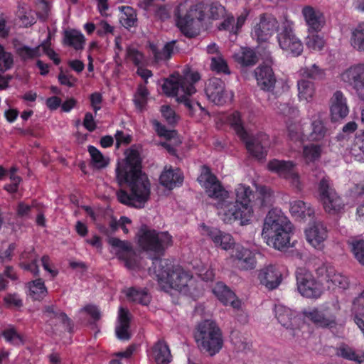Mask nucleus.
<instances>
[{
	"label": "nucleus",
	"mask_w": 364,
	"mask_h": 364,
	"mask_svg": "<svg viewBox=\"0 0 364 364\" xmlns=\"http://www.w3.org/2000/svg\"><path fill=\"white\" fill-rule=\"evenodd\" d=\"M175 41L167 43L161 50L154 43H149L150 50L154 57L156 61L166 60L171 57L173 53Z\"/></svg>",
	"instance_id": "nucleus-41"
},
{
	"label": "nucleus",
	"mask_w": 364,
	"mask_h": 364,
	"mask_svg": "<svg viewBox=\"0 0 364 364\" xmlns=\"http://www.w3.org/2000/svg\"><path fill=\"white\" fill-rule=\"evenodd\" d=\"M233 57L238 63L246 66L254 65L257 61L255 52L248 48H241Z\"/></svg>",
	"instance_id": "nucleus-48"
},
{
	"label": "nucleus",
	"mask_w": 364,
	"mask_h": 364,
	"mask_svg": "<svg viewBox=\"0 0 364 364\" xmlns=\"http://www.w3.org/2000/svg\"><path fill=\"white\" fill-rule=\"evenodd\" d=\"M149 92L144 85H139L137 90L134 97V102L136 107L139 110L142 111L146 103Z\"/></svg>",
	"instance_id": "nucleus-54"
},
{
	"label": "nucleus",
	"mask_w": 364,
	"mask_h": 364,
	"mask_svg": "<svg viewBox=\"0 0 364 364\" xmlns=\"http://www.w3.org/2000/svg\"><path fill=\"white\" fill-rule=\"evenodd\" d=\"M267 168L270 172L287 180L296 192H300L302 190L303 183L296 170L295 162L274 159L267 163Z\"/></svg>",
	"instance_id": "nucleus-10"
},
{
	"label": "nucleus",
	"mask_w": 364,
	"mask_h": 364,
	"mask_svg": "<svg viewBox=\"0 0 364 364\" xmlns=\"http://www.w3.org/2000/svg\"><path fill=\"white\" fill-rule=\"evenodd\" d=\"M131 314L128 309L119 307L117 321L115 326V333L118 339L128 341L131 338L130 332Z\"/></svg>",
	"instance_id": "nucleus-28"
},
{
	"label": "nucleus",
	"mask_w": 364,
	"mask_h": 364,
	"mask_svg": "<svg viewBox=\"0 0 364 364\" xmlns=\"http://www.w3.org/2000/svg\"><path fill=\"white\" fill-rule=\"evenodd\" d=\"M85 38L79 31H66L64 34V44L73 47L76 50H82L84 48Z\"/></svg>",
	"instance_id": "nucleus-37"
},
{
	"label": "nucleus",
	"mask_w": 364,
	"mask_h": 364,
	"mask_svg": "<svg viewBox=\"0 0 364 364\" xmlns=\"http://www.w3.org/2000/svg\"><path fill=\"white\" fill-rule=\"evenodd\" d=\"M299 73L303 77L302 78L308 77L312 80H321L325 75L324 70L319 68L316 64L301 68Z\"/></svg>",
	"instance_id": "nucleus-52"
},
{
	"label": "nucleus",
	"mask_w": 364,
	"mask_h": 364,
	"mask_svg": "<svg viewBox=\"0 0 364 364\" xmlns=\"http://www.w3.org/2000/svg\"><path fill=\"white\" fill-rule=\"evenodd\" d=\"M350 43L355 50L364 51V21L352 29Z\"/></svg>",
	"instance_id": "nucleus-40"
},
{
	"label": "nucleus",
	"mask_w": 364,
	"mask_h": 364,
	"mask_svg": "<svg viewBox=\"0 0 364 364\" xmlns=\"http://www.w3.org/2000/svg\"><path fill=\"white\" fill-rule=\"evenodd\" d=\"M182 7L183 6L181 5L178 9L177 26L186 36L189 38L199 33L205 18L217 20L225 17L226 14L225 7L218 2L210 4L196 2L190 6L183 16L180 15Z\"/></svg>",
	"instance_id": "nucleus-4"
},
{
	"label": "nucleus",
	"mask_w": 364,
	"mask_h": 364,
	"mask_svg": "<svg viewBox=\"0 0 364 364\" xmlns=\"http://www.w3.org/2000/svg\"><path fill=\"white\" fill-rule=\"evenodd\" d=\"M288 135L294 141L304 142L306 140L304 125L301 122H291L287 124Z\"/></svg>",
	"instance_id": "nucleus-43"
},
{
	"label": "nucleus",
	"mask_w": 364,
	"mask_h": 364,
	"mask_svg": "<svg viewBox=\"0 0 364 364\" xmlns=\"http://www.w3.org/2000/svg\"><path fill=\"white\" fill-rule=\"evenodd\" d=\"M152 264V267L149 269V273L155 275L163 289L167 291L174 289L191 296L197 295L198 286L196 280L181 267L174 266L167 259L156 258Z\"/></svg>",
	"instance_id": "nucleus-3"
},
{
	"label": "nucleus",
	"mask_w": 364,
	"mask_h": 364,
	"mask_svg": "<svg viewBox=\"0 0 364 364\" xmlns=\"http://www.w3.org/2000/svg\"><path fill=\"white\" fill-rule=\"evenodd\" d=\"M307 242L314 247L321 249L328 237L326 228L321 222H315L305 230Z\"/></svg>",
	"instance_id": "nucleus-25"
},
{
	"label": "nucleus",
	"mask_w": 364,
	"mask_h": 364,
	"mask_svg": "<svg viewBox=\"0 0 364 364\" xmlns=\"http://www.w3.org/2000/svg\"><path fill=\"white\" fill-rule=\"evenodd\" d=\"M17 53L24 60H32L41 55V45L35 48L23 46L17 49Z\"/></svg>",
	"instance_id": "nucleus-53"
},
{
	"label": "nucleus",
	"mask_w": 364,
	"mask_h": 364,
	"mask_svg": "<svg viewBox=\"0 0 364 364\" xmlns=\"http://www.w3.org/2000/svg\"><path fill=\"white\" fill-rule=\"evenodd\" d=\"M14 64L13 55L11 53L5 50L4 48L0 54V71L5 72L11 69Z\"/></svg>",
	"instance_id": "nucleus-60"
},
{
	"label": "nucleus",
	"mask_w": 364,
	"mask_h": 364,
	"mask_svg": "<svg viewBox=\"0 0 364 364\" xmlns=\"http://www.w3.org/2000/svg\"><path fill=\"white\" fill-rule=\"evenodd\" d=\"M305 318L320 327H332L336 324V316L328 311H321L317 309H305L302 311Z\"/></svg>",
	"instance_id": "nucleus-26"
},
{
	"label": "nucleus",
	"mask_w": 364,
	"mask_h": 364,
	"mask_svg": "<svg viewBox=\"0 0 364 364\" xmlns=\"http://www.w3.org/2000/svg\"><path fill=\"white\" fill-rule=\"evenodd\" d=\"M291 214L299 219L310 218L314 214V210L311 205L303 200H294L289 203Z\"/></svg>",
	"instance_id": "nucleus-35"
},
{
	"label": "nucleus",
	"mask_w": 364,
	"mask_h": 364,
	"mask_svg": "<svg viewBox=\"0 0 364 364\" xmlns=\"http://www.w3.org/2000/svg\"><path fill=\"white\" fill-rule=\"evenodd\" d=\"M259 283L269 290L277 288L282 282V273L274 264L263 266L257 271Z\"/></svg>",
	"instance_id": "nucleus-20"
},
{
	"label": "nucleus",
	"mask_w": 364,
	"mask_h": 364,
	"mask_svg": "<svg viewBox=\"0 0 364 364\" xmlns=\"http://www.w3.org/2000/svg\"><path fill=\"white\" fill-rule=\"evenodd\" d=\"M17 16L20 18L22 25L24 26H31L34 23V18H33L30 11H28V9L26 5L20 6L17 11Z\"/></svg>",
	"instance_id": "nucleus-61"
},
{
	"label": "nucleus",
	"mask_w": 364,
	"mask_h": 364,
	"mask_svg": "<svg viewBox=\"0 0 364 364\" xmlns=\"http://www.w3.org/2000/svg\"><path fill=\"white\" fill-rule=\"evenodd\" d=\"M119 9L121 11L119 21L124 27L129 28L136 25V14L133 8L122 6L119 7Z\"/></svg>",
	"instance_id": "nucleus-42"
},
{
	"label": "nucleus",
	"mask_w": 364,
	"mask_h": 364,
	"mask_svg": "<svg viewBox=\"0 0 364 364\" xmlns=\"http://www.w3.org/2000/svg\"><path fill=\"white\" fill-rule=\"evenodd\" d=\"M199 80L197 72H186L183 75L174 73L164 80L162 89L166 95L176 97L177 102L183 103L190 111L194 109L195 105L203 109L200 103L192 105L189 100V97L196 92L194 84Z\"/></svg>",
	"instance_id": "nucleus-6"
},
{
	"label": "nucleus",
	"mask_w": 364,
	"mask_h": 364,
	"mask_svg": "<svg viewBox=\"0 0 364 364\" xmlns=\"http://www.w3.org/2000/svg\"><path fill=\"white\" fill-rule=\"evenodd\" d=\"M150 358L156 364H169L171 355L168 345L164 341H159L152 347Z\"/></svg>",
	"instance_id": "nucleus-31"
},
{
	"label": "nucleus",
	"mask_w": 364,
	"mask_h": 364,
	"mask_svg": "<svg viewBox=\"0 0 364 364\" xmlns=\"http://www.w3.org/2000/svg\"><path fill=\"white\" fill-rule=\"evenodd\" d=\"M322 154V146L319 144H310L304 146L302 156L306 163L318 160Z\"/></svg>",
	"instance_id": "nucleus-44"
},
{
	"label": "nucleus",
	"mask_w": 364,
	"mask_h": 364,
	"mask_svg": "<svg viewBox=\"0 0 364 364\" xmlns=\"http://www.w3.org/2000/svg\"><path fill=\"white\" fill-rule=\"evenodd\" d=\"M136 238L139 246L155 257L162 255L172 245V237L167 232H156L145 225L139 230Z\"/></svg>",
	"instance_id": "nucleus-9"
},
{
	"label": "nucleus",
	"mask_w": 364,
	"mask_h": 364,
	"mask_svg": "<svg viewBox=\"0 0 364 364\" xmlns=\"http://www.w3.org/2000/svg\"><path fill=\"white\" fill-rule=\"evenodd\" d=\"M109 244L112 247L111 252L122 260L127 269L136 270L140 268L137 255L130 242L111 237L109 239Z\"/></svg>",
	"instance_id": "nucleus-13"
},
{
	"label": "nucleus",
	"mask_w": 364,
	"mask_h": 364,
	"mask_svg": "<svg viewBox=\"0 0 364 364\" xmlns=\"http://www.w3.org/2000/svg\"><path fill=\"white\" fill-rule=\"evenodd\" d=\"M124 293L129 301L142 305H147L151 300L150 296L144 289L130 287L124 289Z\"/></svg>",
	"instance_id": "nucleus-39"
},
{
	"label": "nucleus",
	"mask_w": 364,
	"mask_h": 364,
	"mask_svg": "<svg viewBox=\"0 0 364 364\" xmlns=\"http://www.w3.org/2000/svg\"><path fill=\"white\" fill-rule=\"evenodd\" d=\"M210 67L211 69L218 73L230 74V70L227 62L222 55L212 56Z\"/></svg>",
	"instance_id": "nucleus-56"
},
{
	"label": "nucleus",
	"mask_w": 364,
	"mask_h": 364,
	"mask_svg": "<svg viewBox=\"0 0 364 364\" xmlns=\"http://www.w3.org/2000/svg\"><path fill=\"white\" fill-rule=\"evenodd\" d=\"M198 180L207 195L217 200L215 205L223 221L232 223L239 220L241 225H245L250 221L252 215H243V207L237 201L230 200L229 193L223 188L220 181L207 167L203 168Z\"/></svg>",
	"instance_id": "nucleus-2"
},
{
	"label": "nucleus",
	"mask_w": 364,
	"mask_h": 364,
	"mask_svg": "<svg viewBox=\"0 0 364 364\" xmlns=\"http://www.w3.org/2000/svg\"><path fill=\"white\" fill-rule=\"evenodd\" d=\"M277 40L279 48L287 54L299 56L303 52V43L295 35L291 21H284L280 23Z\"/></svg>",
	"instance_id": "nucleus-12"
},
{
	"label": "nucleus",
	"mask_w": 364,
	"mask_h": 364,
	"mask_svg": "<svg viewBox=\"0 0 364 364\" xmlns=\"http://www.w3.org/2000/svg\"><path fill=\"white\" fill-rule=\"evenodd\" d=\"M194 338L199 350L210 356L218 353L223 346V336L220 328L212 319L198 323L195 328Z\"/></svg>",
	"instance_id": "nucleus-7"
},
{
	"label": "nucleus",
	"mask_w": 364,
	"mask_h": 364,
	"mask_svg": "<svg viewBox=\"0 0 364 364\" xmlns=\"http://www.w3.org/2000/svg\"><path fill=\"white\" fill-rule=\"evenodd\" d=\"M205 92L208 100L217 105H223L230 102L233 98V93L228 91L224 82L217 77L211 78L208 81Z\"/></svg>",
	"instance_id": "nucleus-17"
},
{
	"label": "nucleus",
	"mask_w": 364,
	"mask_h": 364,
	"mask_svg": "<svg viewBox=\"0 0 364 364\" xmlns=\"http://www.w3.org/2000/svg\"><path fill=\"white\" fill-rule=\"evenodd\" d=\"M291 229L287 217L281 210L274 208L265 217L262 235L269 245L281 250L290 245Z\"/></svg>",
	"instance_id": "nucleus-5"
},
{
	"label": "nucleus",
	"mask_w": 364,
	"mask_h": 364,
	"mask_svg": "<svg viewBox=\"0 0 364 364\" xmlns=\"http://www.w3.org/2000/svg\"><path fill=\"white\" fill-rule=\"evenodd\" d=\"M183 177L181 171L178 168H171L165 169L160 176L161 185L168 189H173L182 184Z\"/></svg>",
	"instance_id": "nucleus-32"
},
{
	"label": "nucleus",
	"mask_w": 364,
	"mask_h": 364,
	"mask_svg": "<svg viewBox=\"0 0 364 364\" xmlns=\"http://www.w3.org/2000/svg\"><path fill=\"white\" fill-rule=\"evenodd\" d=\"M36 4L41 18H46L51 7L50 0H36Z\"/></svg>",
	"instance_id": "nucleus-64"
},
{
	"label": "nucleus",
	"mask_w": 364,
	"mask_h": 364,
	"mask_svg": "<svg viewBox=\"0 0 364 364\" xmlns=\"http://www.w3.org/2000/svg\"><path fill=\"white\" fill-rule=\"evenodd\" d=\"M273 108L276 110L278 114L289 116V117H294L298 114V109L294 107L290 106L287 103H281L277 102L274 104Z\"/></svg>",
	"instance_id": "nucleus-58"
},
{
	"label": "nucleus",
	"mask_w": 364,
	"mask_h": 364,
	"mask_svg": "<svg viewBox=\"0 0 364 364\" xmlns=\"http://www.w3.org/2000/svg\"><path fill=\"white\" fill-rule=\"evenodd\" d=\"M330 112L333 121H338L348 116L349 108L347 99L341 91H336L331 98Z\"/></svg>",
	"instance_id": "nucleus-23"
},
{
	"label": "nucleus",
	"mask_w": 364,
	"mask_h": 364,
	"mask_svg": "<svg viewBox=\"0 0 364 364\" xmlns=\"http://www.w3.org/2000/svg\"><path fill=\"white\" fill-rule=\"evenodd\" d=\"M316 274L321 282H326L328 289H346L348 288V279L341 273L336 272L329 264H322L316 269Z\"/></svg>",
	"instance_id": "nucleus-15"
},
{
	"label": "nucleus",
	"mask_w": 364,
	"mask_h": 364,
	"mask_svg": "<svg viewBox=\"0 0 364 364\" xmlns=\"http://www.w3.org/2000/svg\"><path fill=\"white\" fill-rule=\"evenodd\" d=\"M235 201L243 207V215H253L252 199L254 193L251 188L244 184H238L235 189Z\"/></svg>",
	"instance_id": "nucleus-27"
},
{
	"label": "nucleus",
	"mask_w": 364,
	"mask_h": 364,
	"mask_svg": "<svg viewBox=\"0 0 364 364\" xmlns=\"http://www.w3.org/2000/svg\"><path fill=\"white\" fill-rule=\"evenodd\" d=\"M118 183H127L130 193L119 190L117 193L118 200L126 205L136 208H143L149 200L151 186L148 177L141 171V160L137 151L129 149L126 159L118 163L116 168Z\"/></svg>",
	"instance_id": "nucleus-1"
},
{
	"label": "nucleus",
	"mask_w": 364,
	"mask_h": 364,
	"mask_svg": "<svg viewBox=\"0 0 364 364\" xmlns=\"http://www.w3.org/2000/svg\"><path fill=\"white\" fill-rule=\"evenodd\" d=\"M341 80L351 86L359 100L364 101V64L349 67L341 73Z\"/></svg>",
	"instance_id": "nucleus-16"
},
{
	"label": "nucleus",
	"mask_w": 364,
	"mask_h": 364,
	"mask_svg": "<svg viewBox=\"0 0 364 364\" xmlns=\"http://www.w3.org/2000/svg\"><path fill=\"white\" fill-rule=\"evenodd\" d=\"M337 354L343 358L353 360L358 363H363V353H358L352 348L346 345H341L337 350Z\"/></svg>",
	"instance_id": "nucleus-51"
},
{
	"label": "nucleus",
	"mask_w": 364,
	"mask_h": 364,
	"mask_svg": "<svg viewBox=\"0 0 364 364\" xmlns=\"http://www.w3.org/2000/svg\"><path fill=\"white\" fill-rule=\"evenodd\" d=\"M257 198L255 201V204L264 207L272 204L274 202V193L271 188L266 186H260L257 188Z\"/></svg>",
	"instance_id": "nucleus-46"
},
{
	"label": "nucleus",
	"mask_w": 364,
	"mask_h": 364,
	"mask_svg": "<svg viewBox=\"0 0 364 364\" xmlns=\"http://www.w3.org/2000/svg\"><path fill=\"white\" fill-rule=\"evenodd\" d=\"M88 152L91 157L92 166L101 169L105 168L109 163V159L104 156L96 147L93 146H88Z\"/></svg>",
	"instance_id": "nucleus-45"
},
{
	"label": "nucleus",
	"mask_w": 364,
	"mask_h": 364,
	"mask_svg": "<svg viewBox=\"0 0 364 364\" xmlns=\"http://www.w3.org/2000/svg\"><path fill=\"white\" fill-rule=\"evenodd\" d=\"M255 76L257 85L262 90L267 92L274 90L276 83V77L269 63H264L257 67L255 70Z\"/></svg>",
	"instance_id": "nucleus-24"
},
{
	"label": "nucleus",
	"mask_w": 364,
	"mask_h": 364,
	"mask_svg": "<svg viewBox=\"0 0 364 364\" xmlns=\"http://www.w3.org/2000/svg\"><path fill=\"white\" fill-rule=\"evenodd\" d=\"M213 291L224 305H230L235 309H240L241 308V301L239 300L234 292L229 289L223 283L218 282L214 287Z\"/></svg>",
	"instance_id": "nucleus-29"
},
{
	"label": "nucleus",
	"mask_w": 364,
	"mask_h": 364,
	"mask_svg": "<svg viewBox=\"0 0 364 364\" xmlns=\"http://www.w3.org/2000/svg\"><path fill=\"white\" fill-rule=\"evenodd\" d=\"M301 14L309 31H320L326 24L323 13L317 8L305 6L302 8Z\"/></svg>",
	"instance_id": "nucleus-21"
},
{
	"label": "nucleus",
	"mask_w": 364,
	"mask_h": 364,
	"mask_svg": "<svg viewBox=\"0 0 364 364\" xmlns=\"http://www.w3.org/2000/svg\"><path fill=\"white\" fill-rule=\"evenodd\" d=\"M318 198L326 212L336 214L343 210L345 204L332 187L328 177L323 176L318 185Z\"/></svg>",
	"instance_id": "nucleus-11"
},
{
	"label": "nucleus",
	"mask_w": 364,
	"mask_h": 364,
	"mask_svg": "<svg viewBox=\"0 0 364 364\" xmlns=\"http://www.w3.org/2000/svg\"><path fill=\"white\" fill-rule=\"evenodd\" d=\"M32 253L29 257L31 262H21V267L28 271H30L33 274L37 275L39 273V268L37 264V256L33 252V250H31Z\"/></svg>",
	"instance_id": "nucleus-62"
},
{
	"label": "nucleus",
	"mask_w": 364,
	"mask_h": 364,
	"mask_svg": "<svg viewBox=\"0 0 364 364\" xmlns=\"http://www.w3.org/2000/svg\"><path fill=\"white\" fill-rule=\"evenodd\" d=\"M305 44L309 50L321 51L326 46V41L323 36L318 33H309L305 38Z\"/></svg>",
	"instance_id": "nucleus-50"
},
{
	"label": "nucleus",
	"mask_w": 364,
	"mask_h": 364,
	"mask_svg": "<svg viewBox=\"0 0 364 364\" xmlns=\"http://www.w3.org/2000/svg\"><path fill=\"white\" fill-rule=\"evenodd\" d=\"M275 316L282 326L287 329H294L296 326V313L289 308L277 304L274 307Z\"/></svg>",
	"instance_id": "nucleus-30"
},
{
	"label": "nucleus",
	"mask_w": 364,
	"mask_h": 364,
	"mask_svg": "<svg viewBox=\"0 0 364 364\" xmlns=\"http://www.w3.org/2000/svg\"><path fill=\"white\" fill-rule=\"evenodd\" d=\"M196 273L204 281H211L215 276L213 269L205 267L203 264L195 267Z\"/></svg>",
	"instance_id": "nucleus-63"
},
{
	"label": "nucleus",
	"mask_w": 364,
	"mask_h": 364,
	"mask_svg": "<svg viewBox=\"0 0 364 364\" xmlns=\"http://www.w3.org/2000/svg\"><path fill=\"white\" fill-rule=\"evenodd\" d=\"M280 23L275 18L269 15L261 16L259 22L253 27L252 36L259 42L267 41L274 33H278Z\"/></svg>",
	"instance_id": "nucleus-19"
},
{
	"label": "nucleus",
	"mask_w": 364,
	"mask_h": 364,
	"mask_svg": "<svg viewBox=\"0 0 364 364\" xmlns=\"http://www.w3.org/2000/svg\"><path fill=\"white\" fill-rule=\"evenodd\" d=\"M126 58L136 66H142L144 64V56L134 47L129 46L127 48Z\"/></svg>",
	"instance_id": "nucleus-55"
},
{
	"label": "nucleus",
	"mask_w": 364,
	"mask_h": 364,
	"mask_svg": "<svg viewBox=\"0 0 364 364\" xmlns=\"http://www.w3.org/2000/svg\"><path fill=\"white\" fill-rule=\"evenodd\" d=\"M311 131L307 134L306 140L310 141H321L327 134L328 129L320 117L312 120Z\"/></svg>",
	"instance_id": "nucleus-36"
},
{
	"label": "nucleus",
	"mask_w": 364,
	"mask_h": 364,
	"mask_svg": "<svg viewBox=\"0 0 364 364\" xmlns=\"http://www.w3.org/2000/svg\"><path fill=\"white\" fill-rule=\"evenodd\" d=\"M348 244L356 260L364 265V240L355 237L349 240Z\"/></svg>",
	"instance_id": "nucleus-47"
},
{
	"label": "nucleus",
	"mask_w": 364,
	"mask_h": 364,
	"mask_svg": "<svg viewBox=\"0 0 364 364\" xmlns=\"http://www.w3.org/2000/svg\"><path fill=\"white\" fill-rule=\"evenodd\" d=\"M351 153L358 161L364 162V131L356 136Z\"/></svg>",
	"instance_id": "nucleus-57"
},
{
	"label": "nucleus",
	"mask_w": 364,
	"mask_h": 364,
	"mask_svg": "<svg viewBox=\"0 0 364 364\" xmlns=\"http://www.w3.org/2000/svg\"><path fill=\"white\" fill-rule=\"evenodd\" d=\"M29 295L35 300H40L47 294V289L41 279H37L28 284Z\"/></svg>",
	"instance_id": "nucleus-49"
},
{
	"label": "nucleus",
	"mask_w": 364,
	"mask_h": 364,
	"mask_svg": "<svg viewBox=\"0 0 364 364\" xmlns=\"http://www.w3.org/2000/svg\"><path fill=\"white\" fill-rule=\"evenodd\" d=\"M228 122L240 139L245 142L247 151L254 157L259 160L266 157L267 149L270 146V141L266 134L258 133L255 136H250L245 129L238 112L230 114L228 117Z\"/></svg>",
	"instance_id": "nucleus-8"
},
{
	"label": "nucleus",
	"mask_w": 364,
	"mask_h": 364,
	"mask_svg": "<svg viewBox=\"0 0 364 364\" xmlns=\"http://www.w3.org/2000/svg\"><path fill=\"white\" fill-rule=\"evenodd\" d=\"M296 284L299 292L307 298H318L322 293V288L308 270L299 268L296 272Z\"/></svg>",
	"instance_id": "nucleus-14"
},
{
	"label": "nucleus",
	"mask_w": 364,
	"mask_h": 364,
	"mask_svg": "<svg viewBox=\"0 0 364 364\" xmlns=\"http://www.w3.org/2000/svg\"><path fill=\"white\" fill-rule=\"evenodd\" d=\"M247 16V13L245 12L240 15L237 21L231 14H225L224 21L218 26L220 31H228L230 33L237 34L244 25Z\"/></svg>",
	"instance_id": "nucleus-33"
},
{
	"label": "nucleus",
	"mask_w": 364,
	"mask_h": 364,
	"mask_svg": "<svg viewBox=\"0 0 364 364\" xmlns=\"http://www.w3.org/2000/svg\"><path fill=\"white\" fill-rule=\"evenodd\" d=\"M14 64L13 55L11 53L5 50L4 48L0 54V71L5 72L11 69Z\"/></svg>",
	"instance_id": "nucleus-59"
},
{
	"label": "nucleus",
	"mask_w": 364,
	"mask_h": 364,
	"mask_svg": "<svg viewBox=\"0 0 364 364\" xmlns=\"http://www.w3.org/2000/svg\"><path fill=\"white\" fill-rule=\"evenodd\" d=\"M298 98L300 102H311L316 94V87L313 82L301 78L297 81Z\"/></svg>",
	"instance_id": "nucleus-34"
},
{
	"label": "nucleus",
	"mask_w": 364,
	"mask_h": 364,
	"mask_svg": "<svg viewBox=\"0 0 364 364\" xmlns=\"http://www.w3.org/2000/svg\"><path fill=\"white\" fill-rule=\"evenodd\" d=\"M44 316L50 320L51 322L50 325L53 323L57 324L58 323H62L67 327H69L70 325V320L67 315L60 310L55 309L54 306H46Z\"/></svg>",
	"instance_id": "nucleus-38"
},
{
	"label": "nucleus",
	"mask_w": 364,
	"mask_h": 364,
	"mask_svg": "<svg viewBox=\"0 0 364 364\" xmlns=\"http://www.w3.org/2000/svg\"><path fill=\"white\" fill-rule=\"evenodd\" d=\"M200 230L202 235L209 237L215 245L223 250H230L234 245V240L231 235L223 232L217 228H209L201 225Z\"/></svg>",
	"instance_id": "nucleus-22"
},
{
	"label": "nucleus",
	"mask_w": 364,
	"mask_h": 364,
	"mask_svg": "<svg viewBox=\"0 0 364 364\" xmlns=\"http://www.w3.org/2000/svg\"><path fill=\"white\" fill-rule=\"evenodd\" d=\"M230 259L234 265L241 271L252 270L257 266L255 252L240 244L233 246Z\"/></svg>",
	"instance_id": "nucleus-18"
}]
</instances>
